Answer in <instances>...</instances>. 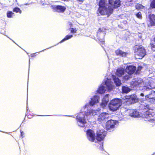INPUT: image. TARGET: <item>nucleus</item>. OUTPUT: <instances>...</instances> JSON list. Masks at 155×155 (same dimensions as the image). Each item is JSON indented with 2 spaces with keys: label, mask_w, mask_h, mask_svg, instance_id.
<instances>
[{
  "label": "nucleus",
  "mask_w": 155,
  "mask_h": 155,
  "mask_svg": "<svg viewBox=\"0 0 155 155\" xmlns=\"http://www.w3.org/2000/svg\"><path fill=\"white\" fill-rule=\"evenodd\" d=\"M91 114V112H87L86 113H85V115H86V116H88V115H89Z\"/></svg>",
  "instance_id": "c03bdc74"
},
{
  "label": "nucleus",
  "mask_w": 155,
  "mask_h": 155,
  "mask_svg": "<svg viewBox=\"0 0 155 155\" xmlns=\"http://www.w3.org/2000/svg\"><path fill=\"white\" fill-rule=\"evenodd\" d=\"M77 30L75 28H71V32L72 33H76Z\"/></svg>",
  "instance_id": "2f4dec72"
},
{
  "label": "nucleus",
  "mask_w": 155,
  "mask_h": 155,
  "mask_svg": "<svg viewBox=\"0 0 155 155\" xmlns=\"http://www.w3.org/2000/svg\"><path fill=\"white\" fill-rule=\"evenodd\" d=\"M142 67L141 66H139L138 67V68L137 69V71H139L141 70L142 68Z\"/></svg>",
  "instance_id": "a19ab883"
},
{
  "label": "nucleus",
  "mask_w": 155,
  "mask_h": 155,
  "mask_svg": "<svg viewBox=\"0 0 155 155\" xmlns=\"http://www.w3.org/2000/svg\"><path fill=\"white\" fill-rule=\"evenodd\" d=\"M98 11L101 15H106L107 14V7L98 8Z\"/></svg>",
  "instance_id": "a211bd4d"
},
{
  "label": "nucleus",
  "mask_w": 155,
  "mask_h": 155,
  "mask_svg": "<svg viewBox=\"0 0 155 155\" xmlns=\"http://www.w3.org/2000/svg\"><path fill=\"white\" fill-rule=\"evenodd\" d=\"M115 124L116 121L112 120H108L107 121V131L108 130L110 132L113 131L112 129L114 128Z\"/></svg>",
  "instance_id": "6e6552de"
},
{
  "label": "nucleus",
  "mask_w": 155,
  "mask_h": 155,
  "mask_svg": "<svg viewBox=\"0 0 155 155\" xmlns=\"http://www.w3.org/2000/svg\"><path fill=\"white\" fill-rule=\"evenodd\" d=\"M102 84L104 85H107V80H104Z\"/></svg>",
  "instance_id": "37998d69"
},
{
  "label": "nucleus",
  "mask_w": 155,
  "mask_h": 155,
  "mask_svg": "<svg viewBox=\"0 0 155 155\" xmlns=\"http://www.w3.org/2000/svg\"><path fill=\"white\" fill-rule=\"evenodd\" d=\"M98 5L99 8L107 7L106 6L105 0H100L99 2Z\"/></svg>",
  "instance_id": "5701e85b"
},
{
  "label": "nucleus",
  "mask_w": 155,
  "mask_h": 155,
  "mask_svg": "<svg viewBox=\"0 0 155 155\" xmlns=\"http://www.w3.org/2000/svg\"><path fill=\"white\" fill-rule=\"evenodd\" d=\"M128 2H131L133 0H127Z\"/></svg>",
  "instance_id": "a18cd8bd"
},
{
  "label": "nucleus",
  "mask_w": 155,
  "mask_h": 155,
  "mask_svg": "<svg viewBox=\"0 0 155 155\" xmlns=\"http://www.w3.org/2000/svg\"><path fill=\"white\" fill-rule=\"evenodd\" d=\"M127 98L130 101H131L132 103L137 102L138 100V98L135 94L130 95L129 97L128 96Z\"/></svg>",
  "instance_id": "ddd939ff"
},
{
  "label": "nucleus",
  "mask_w": 155,
  "mask_h": 155,
  "mask_svg": "<svg viewBox=\"0 0 155 155\" xmlns=\"http://www.w3.org/2000/svg\"><path fill=\"white\" fill-rule=\"evenodd\" d=\"M72 37L73 35H67L66 36H65L64 38H63L60 41V43H62L66 40L70 39Z\"/></svg>",
  "instance_id": "a878e982"
},
{
  "label": "nucleus",
  "mask_w": 155,
  "mask_h": 155,
  "mask_svg": "<svg viewBox=\"0 0 155 155\" xmlns=\"http://www.w3.org/2000/svg\"><path fill=\"white\" fill-rule=\"evenodd\" d=\"M72 23H71L70 24V26H72Z\"/></svg>",
  "instance_id": "09e8293b"
},
{
  "label": "nucleus",
  "mask_w": 155,
  "mask_h": 155,
  "mask_svg": "<svg viewBox=\"0 0 155 155\" xmlns=\"http://www.w3.org/2000/svg\"><path fill=\"white\" fill-rule=\"evenodd\" d=\"M106 105H107V101L104 98L101 103V105L104 107H105Z\"/></svg>",
  "instance_id": "c85d7f7f"
},
{
  "label": "nucleus",
  "mask_w": 155,
  "mask_h": 155,
  "mask_svg": "<svg viewBox=\"0 0 155 155\" xmlns=\"http://www.w3.org/2000/svg\"><path fill=\"white\" fill-rule=\"evenodd\" d=\"M105 137V136L101 133H98L97 134L96 139L97 141H101L104 139Z\"/></svg>",
  "instance_id": "6ab92c4d"
},
{
  "label": "nucleus",
  "mask_w": 155,
  "mask_h": 155,
  "mask_svg": "<svg viewBox=\"0 0 155 155\" xmlns=\"http://www.w3.org/2000/svg\"><path fill=\"white\" fill-rule=\"evenodd\" d=\"M136 15L137 17L139 18H141L142 16H141V14L140 12H139L137 13L136 14Z\"/></svg>",
  "instance_id": "473e14b6"
},
{
  "label": "nucleus",
  "mask_w": 155,
  "mask_h": 155,
  "mask_svg": "<svg viewBox=\"0 0 155 155\" xmlns=\"http://www.w3.org/2000/svg\"><path fill=\"white\" fill-rule=\"evenodd\" d=\"M153 39V41L155 42V37H154Z\"/></svg>",
  "instance_id": "49530a36"
},
{
  "label": "nucleus",
  "mask_w": 155,
  "mask_h": 155,
  "mask_svg": "<svg viewBox=\"0 0 155 155\" xmlns=\"http://www.w3.org/2000/svg\"><path fill=\"white\" fill-rule=\"evenodd\" d=\"M108 2L111 6H108V8H107V17L113 13V8H117L120 5V0H108Z\"/></svg>",
  "instance_id": "f03ea898"
},
{
  "label": "nucleus",
  "mask_w": 155,
  "mask_h": 155,
  "mask_svg": "<svg viewBox=\"0 0 155 155\" xmlns=\"http://www.w3.org/2000/svg\"><path fill=\"white\" fill-rule=\"evenodd\" d=\"M104 114V113H103V114H102L101 115V116H102V115H103Z\"/></svg>",
  "instance_id": "3c124183"
},
{
  "label": "nucleus",
  "mask_w": 155,
  "mask_h": 155,
  "mask_svg": "<svg viewBox=\"0 0 155 155\" xmlns=\"http://www.w3.org/2000/svg\"><path fill=\"white\" fill-rule=\"evenodd\" d=\"M131 89L128 87L124 86L122 87V90L123 93H127L129 92Z\"/></svg>",
  "instance_id": "b1692460"
},
{
  "label": "nucleus",
  "mask_w": 155,
  "mask_h": 155,
  "mask_svg": "<svg viewBox=\"0 0 155 155\" xmlns=\"http://www.w3.org/2000/svg\"><path fill=\"white\" fill-rule=\"evenodd\" d=\"M27 117L28 118L31 119L33 117V115H31V114H28Z\"/></svg>",
  "instance_id": "58836bf2"
},
{
  "label": "nucleus",
  "mask_w": 155,
  "mask_h": 155,
  "mask_svg": "<svg viewBox=\"0 0 155 155\" xmlns=\"http://www.w3.org/2000/svg\"><path fill=\"white\" fill-rule=\"evenodd\" d=\"M136 9H140L142 8L143 7V6L142 5H141L140 4H137L136 6Z\"/></svg>",
  "instance_id": "7c9ffc66"
},
{
  "label": "nucleus",
  "mask_w": 155,
  "mask_h": 155,
  "mask_svg": "<svg viewBox=\"0 0 155 155\" xmlns=\"http://www.w3.org/2000/svg\"><path fill=\"white\" fill-rule=\"evenodd\" d=\"M13 12H15L16 13H19L21 14L22 12L21 11L20 8L18 7H15L13 9Z\"/></svg>",
  "instance_id": "cd10ccee"
},
{
  "label": "nucleus",
  "mask_w": 155,
  "mask_h": 155,
  "mask_svg": "<svg viewBox=\"0 0 155 155\" xmlns=\"http://www.w3.org/2000/svg\"><path fill=\"white\" fill-rule=\"evenodd\" d=\"M76 119L78 122L81 123L83 124H84L86 123L85 117H81L80 115L77 116Z\"/></svg>",
  "instance_id": "dca6fc26"
},
{
  "label": "nucleus",
  "mask_w": 155,
  "mask_h": 155,
  "mask_svg": "<svg viewBox=\"0 0 155 155\" xmlns=\"http://www.w3.org/2000/svg\"><path fill=\"white\" fill-rule=\"evenodd\" d=\"M84 0H76L77 2H78L80 4H81L83 3Z\"/></svg>",
  "instance_id": "4c0bfd02"
},
{
  "label": "nucleus",
  "mask_w": 155,
  "mask_h": 155,
  "mask_svg": "<svg viewBox=\"0 0 155 155\" xmlns=\"http://www.w3.org/2000/svg\"><path fill=\"white\" fill-rule=\"evenodd\" d=\"M121 105V100L119 98H115L110 101L108 107L110 110L114 111L117 110Z\"/></svg>",
  "instance_id": "20e7f679"
},
{
  "label": "nucleus",
  "mask_w": 155,
  "mask_h": 155,
  "mask_svg": "<svg viewBox=\"0 0 155 155\" xmlns=\"http://www.w3.org/2000/svg\"><path fill=\"white\" fill-rule=\"evenodd\" d=\"M134 49L135 56L137 59H141L146 55L145 50L141 45L134 46Z\"/></svg>",
  "instance_id": "f257e3e1"
},
{
  "label": "nucleus",
  "mask_w": 155,
  "mask_h": 155,
  "mask_svg": "<svg viewBox=\"0 0 155 155\" xmlns=\"http://www.w3.org/2000/svg\"><path fill=\"white\" fill-rule=\"evenodd\" d=\"M142 82L143 81L142 79H139L137 81L134 82L132 84H134V86H139L142 83Z\"/></svg>",
  "instance_id": "393cba45"
},
{
  "label": "nucleus",
  "mask_w": 155,
  "mask_h": 155,
  "mask_svg": "<svg viewBox=\"0 0 155 155\" xmlns=\"http://www.w3.org/2000/svg\"><path fill=\"white\" fill-rule=\"evenodd\" d=\"M24 134V132L23 131L21 130V135L22 138L24 137L23 135Z\"/></svg>",
  "instance_id": "79ce46f5"
},
{
  "label": "nucleus",
  "mask_w": 155,
  "mask_h": 155,
  "mask_svg": "<svg viewBox=\"0 0 155 155\" xmlns=\"http://www.w3.org/2000/svg\"><path fill=\"white\" fill-rule=\"evenodd\" d=\"M149 21L151 26L155 25V15L150 14L149 15Z\"/></svg>",
  "instance_id": "4468645a"
},
{
  "label": "nucleus",
  "mask_w": 155,
  "mask_h": 155,
  "mask_svg": "<svg viewBox=\"0 0 155 155\" xmlns=\"http://www.w3.org/2000/svg\"><path fill=\"white\" fill-rule=\"evenodd\" d=\"M116 53L117 55H119L122 57H125L128 54L127 53L123 52L120 50H117L116 51Z\"/></svg>",
  "instance_id": "aec40b11"
},
{
  "label": "nucleus",
  "mask_w": 155,
  "mask_h": 155,
  "mask_svg": "<svg viewBox=\"0 0 155 155\" xmlns=\"http://www.w3.org/2000/svg\"><path fill=\"white\" fill-rule=\"evenodd\" d=\"M108 94H107V97H108Z\"/></svg>",
  "instance_id": "5fc2aeb1"
},
{
  "label": "nucleus",
  "mask_w": 155,
  "mask_h": 155,
  "mask_svg": "<svg viewBox=\"0 0 155 155\" xmlns=\"http://www.w3.org/2000/svg\"><path fill=\"white\" fill-rule=\"evenodd\" d=\"M136 69L135 66L132 65H129L127 66L126 68V71L129 74L134 73Z\"/></svg>",
  "instance_id": "9d476101"
},
{
  "label": "nucleus",
  "mask_w": 155,
  "mask_h": 155,
  "mask_svg": "<svg viewBox=\"0 0 155 155\" xmlns=\"http://www.w3.org/2000/svg\"><path fill=\"white\" fill-rule=\"evenodd\" d=\"M151 110H149L147 111L143 115L145 121H149L151 124L153 126L155 124V115L153 112H151Z\"/></svg>",
  "instance_id": "39448f33"
},
{
  "label": "nucleus",
  "mask_w": 155,
  "mask_h": 155,
  "mask_svg": "<svg viewBox=\"0 0 155 155\" xmlns=\"http://www.w3.org/2000/svg\"><path fill=\"white\" fill-rule=\"evenodd\" d=\"M85 107H86V105H85Z\"/></svg>",
  "instance_id": "4d7b16f0"
},
{
  "label": "nucleus",
  "mask_w": 155,
  "mask_h": 155,
  "mask_svg": "<svg viewBox=\"0 0 155 155\" xmlns=\"http://www.w3.org/2000/svg\"><path fill=\"white\" fill-rule=\"evenodd\" d=\"M87 139L90 141L93 142L95 140V136L94 132L91 129L88 130L86 132Z\"/></svg>",
  "instance_id": "423d86ee"
},
{
  "label": "nucleus",
  "mask_w": 155,
  "mask_h": 155,
  "mask_svg": "<svg viewBox=\"0 0 155 155\" xmlns=\"http://www.w3.org/2000/svg\"><path fill=\"white\" fill-rule=\"evenodd\" d=\"M14 15V13L12 12V11H8L7 13V17L8 18H12L13 17V16Z\"/></svg>",
  "instance_id": "bb28decb"
},
{
  "label": "nucleus",
  "mask_w": 155,
  "mask_h": 155,
  "mask_svg": "<svg viewBox=\"0 0 155 155\" xmlns=\"http://www.w3.org/2000/svg\"><path fill=\"white\" fill-rule=\"evenodd\" d=\"M151 82L149 85L150 91H148L147 96H146V100L151 104L155 103V91H152L151 89L155 87V86L151 84Z\"/></svg>",
  "instance_id": "7ed1b4c3"
},
{
  "label": "nucleus",
  "mask_w": 155,
  "mask_h": 155,
  "mask_svg": "<svg viewBox=\"0 0 155 155\" xmlns=\"http://www.w3.org/2000/svg\"><path fill=\"white\" fill-rule=\"evenodd\" d=\"M104 33L102 32V31L101 30V28H99L98 29V31L97 33V40L99 43H101L102 45L104 44Z\"/></svg>",
  "instance_id": "0eeeda50"
},
{
  "label": "nucleus",
  "mask_w": 155,
  "mask_h": 155,
  "mask_svg": "<svg viewBox=\"0 0 155 155\" xmlns=\"http://www.w3.org/2000/svg\"><path fill=\"white\" fill-rule=\"evenodd\" d=\"M150 45L152 50L153 51H155V45L153 44H151Z\"/></svg>",
  "instance_id": "c9c22d12"
},
{
  "label": "nucleus",
  "mask_w": 155,
  "mask_h": 155,
  "mask_svg": "<svg viewBox=\"0 0 155 155\" xmlns=\"http://www.w3.org/2000/svg\"><path fill=\"white\" fill-rule=\"evenodd\" d=\"M113 78L114 83L117 86H120L121 84L120 80L115 76H113Z\"/></svg>",
  "instance_id": "4be33fe9"
},
{
  "label": "nucleus",
  "mask_w": 155,
  "mask_h": 155,
  "mask_svg": "<svg viewBox=\"0 0 155 155\" xmlns=\"http://www.w3.org/2000/svg\"><path fill=\"white\" fill-rule=\"evenodd\" d=\"M154 57L155 58V54H154Z\"/></svg>",
  "instance_id": "8fccbe9b"
},
{
  "label": "nucleus",
  "mask_w": 155,
  "mask_h": 155,
  "mask_svg": "<svg viewBox=\"0 0 155 155\" xmlns=\"http://www.w3.org/2000/svg\"><path fill=\"white\" fill-rule=\"evenodd\" d=\"M132 83H133V82H132ZM133 85H134V84H133Z\"/></svg>",
  "instance_id": "6e6d98bb"
},
{
  "label": "nucleus",
  "mask_w": 155,
  "mask_h": 155,
  "mask_svg": "<svg viewBox=\"0 0 155 155\" xmlns=\"http://www.w3.org/2000/svg\"><path fill=\"white\" fill-rule=\"evenodd\" d=\"M64 1H69L70 0H63Z\"/></svg>",
  "instance_id": "de8ad7c7"
},
{
  "label": "nucleus",
  "mask_w": 155,
  "mask_h": 155,
  "mask_svg": "<svg viewBox=\"0 0 155 155\" xmlns=\"http://www.w3.org/2000/svg\"><path fill=\"white\" fill-rule=\"evenodd\" d=\"M124 70L122 68H119L117 69L116 72V74L119 77H121L124 73Z\"/></svg>",
  "instance_id": "f3484780"
},
{
  "label": "nucleus",
  "mask_w": 155,
  "mask_h": 155,
  "mask_svg": "<svg viewBox=\"0 0 155 155\" xmlns=\"http://www.w3.org/2000/svg\"><path fill=\"white\" fill-rule=\"evenodd\" d=\"M105 87L103 85H101L100 87L97 90L98 93L100 94H103L105 93Z\"/></svg>",
  "instance_id": "412c9836"
},
{
  "label": "nucleus",
  "mask_w": 155,
  "mask_h": 155,
  "mask_svg": "<svg viewBox=\"0 0 155 155\" xmlns=\"http://www.w3.org/2000/svg\"><path fill=\"white\" fill-rule=\"evenodd\" d=\"M129 115L131 117H138L139 116V112L136 110H128Z\"/></svg>",
  "instance_id": "9b49d317"
},
{
  "label": "nucleus",
  "mask_w": 155,
  "mask_h": 155,
  "mask_svg": "<svg viewBox=\"0 0 155 155\" xmlns=\"http://www.w3.org/2000/svg\"><path fill=\"white\" fill-rule=\"evenodd\" d=\"M102 47L103 48H104V47H103L102 45Z\"/></svg>",
  "instance_id": "864d4df0"
},
{
  "label": "nucleus",
  "mask_w": 155,
  "mask_h": 155,
  "mask_svg": "<svg viewBox=\"0 0 155 155\" xmlns=\"http://www.w3.org/2000/svg\"><path fill=\"white\" fill-rule=\"evenodd\" d=\"M138 37H139V41H142V35L141 34H139L138 35Z\"/></svg>",
  "instance_id": "e433bc0d"
},
{
  "label": "nucleus",
  "mask_w": 155,
  "mask_h": 155,
  "mask_svg": "<svg viewBox=\"0 0 155 155\" xmlns=\"http://www.w3.org/2000/svg\"><path fill=\"white\" fill-rule=\"evenodd\" d=\"M150 6L152 8H155V0H153L151 2Z\"/></svg>",
  "instance_id": "c756f323"
},
{
  "label": "nucleus",
  "mask_w": 155,
  "mask_h": 155,
  "mask_svg": "<svg viewBox=\"0 0 155 155\" xmlns=\"http://www.w3.org/2000/svg\"><path fill=\"white\" fill-rule=\"evenodd\" d=\"M107 91H110L111 90L112 88V87L111 85H110L109 86H108V83L107 82Z\"/></svg>",
  "instance_id": "72a5a7b5"
},
{
  "label": "nucleus",
  "mask_w": 155,
  "mask_h": 155,
  "mask_svg": "<svg viewBox=\"0 0 155 155\" xmlns=\"http://www.w3.org/2000/svg\"><path fill=\"white\" fill-rule=\"evenodd\" d=\"M130 78V75H127L124 77V79L125 80L128 79Z\"/></svg>",
  "instance_id": "f704fd0d"
},
{
  "label": "nucleus",
  "mask_w": 155,
  "mask_h": 155,
  "mask_svg": "<svg viewBox=\"0 0 155 155\" xmlns=\"http://www.w3.org/2000/svg\"><path fill=\"white\" fill-rule=\"evenodd\" d=\"M143 93H141L140 94V96L142 97L145 96V99L146 100V96H147L148 91H150V87L149 85L147 86H144L143 89Z\"/></svg>",
  "instance_id": "f8f14e48"
},
{
  "label": "nucleus",
  "mask_w": 155,
  "mask_h": 155,
  "mask_svg": "<svg viewBox=\"0 0 155 155\" xmlns=\"http://www.w3.org/2000/svg\"><path fill=\"white\" fill-rule=\"evenodd\" d=\"M54 9L58 13H63L66 9L65 7L61 5H57L54 7Z\"/></svg>",
  "instance_id": "1a4fd4ad"
},
{
  "label": "nucleus",
  "mask_w": 155,
  "mask_h": 155,
  "mask_svg": "<svg viewBox=\"0 0 155 155\" xmlns=\"http://www.w3.org/2000/svg\"><path fill=\"white\" fill-rule=\"evenodd\" d=\"M98 101L97 97L96 95L94 96L91 99V100L90 101L89 104L90 105L93 106L96 103L98 102Z\"/></svg>",
  "instance_id": "2eb2a0df"
},
{
  "label": "nucleus",
  "mask_w": 155,
  "mask_h": 155,
  "mask_svg": "<svg viewBox=\"0 0 155 155\" xmlns=\"http://www.w3.org/2000/svg\"><path fill=\"white\" fill-rule=\"evenodd\" d=\"M29 4H28V3H26L25 4V5H28Z\"/></svg>",
  "instance_id": "603ef678"
},
{
  "label": "nucleus",
  "mask_w": 155,
  "mask_h": 155,
  "mask_svg": "<svg viewBox=\"0 0 155 155\" xmlns=\"http://www.w3.org/2000/svg\"><path fill=\"white\" fill-rule=\"evenodd\" d=\"M37 55V54L36 53H33L31 54V57L33 58L35 57Z\"/></svg>",
  "instance_id": "ea45409f"
}]
</instances>
